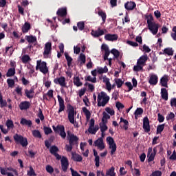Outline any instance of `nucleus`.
<instances>
[{
    "instance_id": "obj_1",
    "label": "nucleus",
    "mask_w": 176,
    "mask_h": 176,
    "mask_svg": "<svg viewBox=\"0 0 176 176\" xmlns=\"http://www.w3.org/2000/svg\"><path fill=\"white\" fill-rule=\"evenodd\" d=\"M67 112H68V120L72 123V124L74 125V127L77 129L79 128V124L75 121V109H74V106L71 105V104H68L67 107Z\"/></svg>"
},
{
    "instance_id": "obj_2",
    "label": "nucleus",
    "mask_w": 176,
    "mask_h": 176,
    "mask_svg": "<svg viewBox=\"0 0 176 176\" xmlns=\"http://www.w3.org/2000/svg\"><path fill=\"white\" fill-rule=\"evenodd\" d=\"M109 96L107 95V93L101 91L98 94V107H105L109 102Z\"/></svg>"
},
{
    "instance_id": "obj_3",
    "label": "nucleus",
    "mask_w": 176,
    "mask_h": 176,
    "mask_svg": "<svg viewBox=\"0 0 176 176\" xmlns=\"http://www.w3.org/2000/svg\"><path fill=\"white\" fill-rule=\"evenodd\" d=\"M39 70L40 72L43 74V75H46V74L49 73V67H47V63L45 61H42L38 60L36 61V71Z\"/></svg>"
},
{
    "instance_id": "obj_4",
    "label": "nucleus",
    "mask_w": 176,
    "mask_h": 176,
    "mask_svg": "<svg viewBox=\"0 0 176 176\" xmlns=\"http://www.w3.org/2000/svg\"><path fill=\"white\" fill-rule=\"evenodd\" d=\"M13 138L16 144H20L23 148H25V146H28V141L27 140V138H24L21 135L16 133L13 136Z\"/></svg>"
},
{
    "instance_id": "obj_5",
    "label": "nucleus",
    "mask_w": 176,
    "mask_h": 176,
    "mask_svg": "<svg viewBox=\"0 0 176 176\" xmlns=\"http://www.w3.org/2000/svg\"><path fill=\"white\" fill-rule=\"evenodd\" d=\"M52 129L55 134H59L61 138L65 140V138L67 137V133H65V127H64V125L58 124L56 126L53 125Z\"/></svg>"
},
{
    "instance_id": "obj_6",
    "label": "nucleus",
    "mask_w": 176,
    "mask_h": 176,
    "mask_svg": "<svg viewBox=\"0 0 176 176\" xmlns=\"http://www.w3.org/2000/svg\"><path fill=\"white\" fill-rule=\"evenodd\" d=\"M106 141L107 142V144L109 145V149L111 150L110 154L114 155L115 152H116V143H115V140H113V138L109 136L107 138Z\"/></svg>"
},
{
    "instance_id": "obj_7",
    "label": "nucleus",
    "mask_w": 176,
    "mask_h": 176,
    "mask_svg": "<svg viewBox=\"0 0 176 176\" xmlns=\"http://www.w3.org/2000/svg\"><path fill=\"white\" fill-rule=\"evenodd\" d=\"M51 54H52V43L50 42H47L45 44L43 56L44 58H49Z\"/></svg>"
},
{
    "instance_id": "obj_8",
    "label": "nucleus",
    "mask_w": 176,
    "mask_h": 176,
    "mask_svg": "<svg viewBox=\"0 0 176 176\" xmlns=\"http://www.w3.org/2000/svg\"><path fill=\"white\" fill-rule=\"evenodd\" d=\"M60 164L63 171H64V173H67V170H68V167H69V162L68 161V158L63 156L60 160Z\"/></svg>"
},
{
    "instance_id": "obj_9",
    "label": "nucleus",
    "mask_w": 176,
    "mask_h": 176,
    "mask_svg": "<svg viewBox=\"0 0 176 176\" xmlns=\"http://www.w3.org/2000/svg\"><path fill=\"white\" fill-rule=\"evenodd\" d=\"M55 85H59L61 87H67V82H65V77L60 76L54 80Z\"/></svg>"
},
{
    "instance_id": "obj_10",
    "label": "nucleus",
    "mask_w": 176,
    "mask_h": 176,
    "mask_svg": "<svg viewBox=\"0 0 176 176\" xmlns=\"http://www.w3.org/2000/svg\"><path fill=\"white\" fill-rule=\"evenodd\" d=\"M135 8H137V4L135 1H130L124 3V8L129 12L133 10V9H135Z\"/></svg>"
},
{
    "instance_id": "obj_11",
    "label": "nucleus",
    "mask_w": 176,
    "mask_h": 176,
    "mask_svg": "<svg viewBox=\"0 0 176 176\" xmlns=\"http://www.w3.org/2000/svg\"><path fill=\"white\" fill-rule=\"evenodd\" d=\"M143 129L145 133H149L151 131V125L149 124V118L145 117L143 119Z\"/></svg>"
},
{
    "instance_id": "obj_12",
    "label": "nucleus",
    "mask_w": 176,
    "mask_h": 176,
    "mask_svg": "<svg viewBox=\"0 0 176 176\" xmlns=\"http://www.w3.org/2000/svg\"><path fill=\"white\" fill-rule=\"evenodd\" d=\"M95 146H98L100 151L105 149V145H104V139L102 138H99L97 140L94 142Z\"/></svg>"
},
{
    "instance_id": "obj_13",
    "label": "nucleus",
    "mask_w": 176,
    "mask_h": 176,
    "mask_svg": "<svg viewBox=\"0 0 176 176\" xmlns=\"http://www.w3.org/2000/svg\"><path fill=\"white\" fill-rule=\"evenodd\" d=\"M67 137H69V144H72L73 145H74L75 142H78V141L79 140L78 136L71 133L69 131H67Z\"/></svg>"
},
{
    "instance_id": "obj_14",
    "label": "nucleus",
    "mask_w": 176,
    "mask_h": 176,
    "mask_svg": "<svg viewBox=\"0 0 176 176\" xmlns=\"http://www.w3.org/2000/svg\"><path fill=\"white\" fill-rule=\"evenodd\" d=\"M105 34L104 30H101V28L99 27L97 30H92L91 32V35L94 38H99V36H102Z\"/></svg>"
},
{
    "instance_id": "obj_15",
    "label": "nucleus",
    "mask_w": 176,
    "mask_h": 176,
    "mask_svg": "<svg viewBox=\"0 0 176 176\" xmlns=\"http://www.w3.org/2000/svg\"><path fill=\"white\" fill-rule=\"evenodd\" d=\"M58 101L59 102V109L58 111V113L60 114L63 111L65 110V104H64V99L60 96V95L57 96Z\"/></svg>"
},
{
    "instance_id": "obj_16",
    "label": "nucleus",
    "mask_w": 176,
    "mask_h": 176,
    "mask_svg": "<svg viewBox=\"0 0 176 176\" xmlns=\"http://www.w3.org/2000/svg\"><path fill=\"white\" fill-rule=\"evenodd\" d=\"M149 31L153 34V35H156L159 31V24L155 23H152L151 26L148 25Z\"/></svg>"
},
{
    "instance_id": "obj_17",
    "label": "nucleus",
    "mask_w": 176,
    "mask_h": 176,
    "mask_svg": "<svg viewBox=\"0 0 176 176\" xmlns=\"http://www.w3.org/2000/svg\"><path fill=\"white\" fill-rule=\"evenodd\" d=\"M159 80V78L156 74H152L150 76V79L148 80V83L153 86H156L157 85V82Z\"/></svg>"
},
{
    "instance_id": "obj_18",
    "label": "nucleus",
    "mask_w": 176,
    "mask_h": 176,
    "mask_svg": "<svg viewBox=\"0 0 176 176\" xmlns=\"http://www.w3.org/2000/svg\"><path fill=\"white\" fill-rule=\"evenodd\" d=\"M34 93H35V87L32 86L30 88V90L25 89V94L28 98H34Z\"/></svg>"
},
{
    "instance_id": "obj_19",
    "label": "nucleus",
    "mask_w": 176,
    "mask_h": 176,
    "mask_svg": "<svg viewBox=\"0 0 176 176\" xmlns=\"http://www.w3.org/2000/svg\"><path fill=\"white\" fill-rule=\"evenodd\" d=\"M30 107H31V103L28 101H23L19 104V109L21 111H27V109H30Z\"/></svg>"
},
{
    "instance_id": "obj_20",
    "label": "nucleus",
    "mask_w": 176,
    "mask_h": 176,
    "mask_svg": "<svg viewBox=\"0 0 176 176\" xmlns=\"http://www.w3.org/2000/svg\"><path fill=\"white\" fill-rule=\"evenodd\" d=\"M104 39L105 41H109V42L118 41V34H107L104 35Z\"/></svg>"
},
{
    "instance_id": "obj_21",
    "label": "nucleus",
    "mask_w": 176,
    "mask_h": 176,
    "mask_svg": "<svg viewBox=\"0 0 176 176\" xmlns=\"http://www.w3.org/2000/svg\"><path fill=\"white\" fill-rule=\"evenodd\" d=\"M103 82L106 85V88L108 91H111L112 90V85H111V82L109 81V78L107 77V76H103L102 77Z\"/></svg>"
},
{
    "instance_id": "obj_22",
    "label": "nucleus",
    "mask_w": 176,
    "mask_h": 176,
    "mask_svg": "<svg viewBox=\"0 0 176 176\" xmlns=\"http://www.w3.org/2000/svg\"><path fill=\"white\" fill-rule=\"evenodd\" d=\"M57 16L58 17H66L67 16V8H58V10L56 12Z\"/></svg>"
},
{
    "instance_id": "obj_23",
    "label": "nucleus",
    "mask_w": 176,
    "mask_h": 176,
    "mask_svg": "<svg viewBox=\"0 0 176 176\" xmlns=\"http://www.w3.org/2000/svg\"><path fill=\"white\" fill-rule=\"evenodd\" d=\"M146 61H148V55L144 54L138 59L137 62L143 65V67H145V65H146Z\"/></svg>"
},
{
    "instance_id": "obj_24",
    "label": "nucleus",
    "mask_w": 176,
    "mask_h": 176,
    "mask_svg": "<svg viewBox=\"0 0 176 176\" xmlns=\"http://www.w3.org/2000/svg\"><path fill=\"white\" fill-rule=\"evenodd\" d=\"M161 97L162 100H164L165 101H168V91L166 88H162L161 89Z\"/></svg>"
},
{
    "instance_id": "obj_25",
    "label": "nucleus",
    "mask_w": 176,
    "mask_h": 176,
    "mask_svg": "<svg viewBox=\"0 0 176 176\" xmlns=\"http://www.w3.org/2000/svg\"><path fill=\"white\" fill-rule=\"evenodd\" d=\"M31 30V24L28 22H25L21 28L23 34H27L28 31Z\"/></svg>"
},
{
    "instance_id": "obj_26",
    "label": "nucleus",
    "mask_w": 176,
    "mask_h": 176,
    "mask_svg": "<svg viewBox=\"0 0 176 176\" xmlns=\"http://www.w3.org/2000/svg\"><path fill=\"white\" fill-rule=\"evenodd\" d=\"M20 123L22 126H28L31 127L32 126V121L31 120H27L25 118H21Z\"/></svg>"
},
{
    "instance_id": "obj_27",
    "label": "nucleus",
    "mask_w": 176,
    "mask_h": 176,
    "mask_svg": "<svg viewBox=\"0 0 176 176\" xmlns=\"http://www.w3.org/2000/svg\"><path fill=\"white\" fill-rule=\"evenodd\" d=\"M168 77H167L166 76H163L160 79V84L162 87H168Z\"/></svg>"
},
{
    "instance_id": "obj_28",
    "label": "nucleus",
    "mask_w": 176,
    "mask_h": 176,
    "mask_svg": "<svg viewBox=\"0 0 176 176\" xmlns=\"http://www.w3.org/2000/svg\"><path fill=\"white\" fill-rule=\"evenodd\" d=\"M25 39L28 43H34V42H36V36L33 35L25 36Z\"/></svg>"
},
{
    "instance_id": "obj_29",
    "label": "nucleus",
    "mask_w": 176,
    "mask_h": 176,
    "mask_svg": "<svg viewBox=\"0 0 176 176\" xmlns=\"http://www.w3.org/2000/svg\"><path fill=\"white\" fill-rule=\"evenodd\" d=\"M65 57L67 62V67L70 68L71 65H72V61H74V59L67 52H65Z\"/></svg>"
},
{
    "instance_id": "obj_30",
    "label": "nucleus",
    "mask_w": 176,
    "mask_h": 176,
    "mask_svg": "<svg viewBox=\"0 0 176 176\" xmlns=\"http://www.w3.org/2000/svg\"><path fill=\"white\" fill-rule=\"evenodd\" d=\"M72 159L74 162H82V160H83V157H82L80 155L74 153L72 154Z\"/></svg>"
},
{
    "instance_id": "obj_31",
    "label": "nucleus",
    "mask_w": 176,
    "mask_h": 176,
    "mask_svg": "<svg viewBox=\"0 0 176 176\" xmlns=\"http://www.w3.org/2000/svg\"><path fill=\"white\" fill-rule=\"evenodd\" d=\"M98 14L102 18V23L104 24L105 21H107V13H105V12L102 11V10H100L98 12Z\"/></svg>"
},
{
    "instance_id": "obj_32",
    "label": "nucleus",
    "mask_w": 176,
    "mask_h": 176,
    "mask_svg": "<svg viewBox=\"0 0 176 176\" xmlns=\"http://www.w3.org/2000/svg\"><path fill=\"white\" fill-rule=\"evenodd\" d=\"M94 155L95 156L96 166L100 167V156H98V153L96 149H94Z\"/></svg>"
},
{
    "instance_id": "obj_33",
    "label": "nucleus",
    "mask_w": 176,
    "mask_h": 176,
    "mask_svg": "<svg viewBox=\"0 0 176 176\" xmlns=\"http://www.w3.org/2000/svg\"><path fill=\"white\" fill-rule=\"evenodd\" d=\"M133 71H135V72H140V71H144V65L137 62V65L133 67Z\"/></svg>"
},
{
    "instance_id": "obj_34",
    "label": "nucleus",
    "mask_w": 176,
    "mask_h": 176,
    "mask_svg": "<svg viewBox=\"0 0 176 176\" xmlns=\"http://www.w3.org/2000/svg\"><path fill=\"white\" fill-rule=\"evenodd\" d=\"M107 72H108V67L107 66H104V68L97 67V73L99 74V75L107 74Z\"/></svg>"
},
{
    "instance_id": "obj_35",
    "label": "nucleus",
    "mask_w": 176,
    "mask_h": 176,
    "mask_svg": "<svg viewBox=\"0 0 176 176\" xmlns=\"http://www.w3.org/2000/svg\"><path fill=\"white\" fill-rule=\"evenodd\" d=\"M146 19H147V24L151 27L152 24H154L155 22H153V16L152 14H150L149 15L146 16Z\"/></svg>"
},
{
    "instance_id": "obj_36",
    "label": "nucleus",
    "mask_w": 176,
    "mask_h": 176,
    "mask_svg": "<svg viewBox=\"0 0 176 176\" xmlns=\"http://www.w3.org/2000/svg\"><path fill=\"white\" fill-rule=\"evenodd\" d=\"M114 82L116 84L118 89H120V87L123 86V83H124V81L120 78H115Z\"/></svg>"
},
{
    "instance_id": "obj_37",
    "label": "nucleus",
    "mask_w": 176,
    "mask_h": 176,
    "mask_svg": "<svg viewBox=\"0 0 176 176\" xmlns=\"http://www.w3.org/2000/svg\"><path fill=\"white\" fill-rule=\"evenodd\" d=\"M16 74V69L10 68L6 74L7 78H10V76H14Z\"/></svg>"
},
{
    "instance_id": "obj_38",
    "label": "nucleus",
    "mask_w": 176,
    "mask_h": 176,
    "mask_svg": "<svg viewBox=\"0 0 176 176\" xmlns=\"http://www.w3.org/2000/svg\"><path fill=\"white\" fill-rule=\"evenodd\" d=\"M74 84L75 85V86H77V87H80L83 85V83L80 82V78H79V76L74 77Z\"/></svg>"
},
{
    "instance_id": "obj_39",
    "label": "nucleus",
    "mask_w": 176,
    "mask_h": 176,
    "mask_svg": "<svg viewBox=\"0 0 176 176\" xmlns=\"http://www.w3.org/2000/svg\"><path fill=\"white\" fill-rule=\"evenodd\" d=\"M115 176L116 173H115V167L112 166L106 172V176Z\"/></svg>"
},
{
    "instance_id": "obj_40",
    "label": "nucleus",
    "mask_w": 176,
    "mask_h": 176,
    "mask_svg": "<svg viewBox=\"0 0 176 176\" xmlns=\"http://www.w3.org/2000/svg\"><path fill=\"white\" fill-rule=\"evenodd\" d=\"M82 111L85 113L87 120H89V119H90L91 117V113H90V111H89L87 107H82Z\"/></svg>"
},
{
    "instance_id": "obj_41",
    "label": "nucleus",
    "mask_w": 176,
    "mask_h": 176,
    "mask_svg": "<svg viewBox=\"0 0 176 176\" xmlns=\"http://www.w3.org/2000/svg\"><path fill=\"white\" fill-rule=\"evenodd\" d=\"M120 123H124L123 127L124 130H129V121L121 117Z\"/></svg>"
},
{
    "instance_id": "obj_42",
    "label": "nucleus",
    "mask_w": 176,
    "mask_h": 176,
    "mask_svg": "<svg viewBox=\"0 0 176 176\" xmlns=\"http://www.w3.org/2000/svg\"><path fill=\"white\" fill-rule=\"evenodd\" d=\"M32 134L34 138H42V134L39 130H34L32 131Z\"/></svg>"
},
{
    "instance_id": "obj_43",
    "label": "nucleus",
    "mask_w": 176,
    "mask_h": 176,
    "mask_svg": "<svg viewBox=\"0 0 176 176\" xmlns=\"http://www.w3.org/2000/svg\"><path fill=\"white\" fill-rule=\"evenodd\" d=\"M50 152L51 155H56L57 152H58V147H57V146H52L50 148Z\"/></svg>"
},
{
    "instance_id": "obj_44",
    "label": "nucleus",
    "mask_w": 176,
    "mask_h": 176,
    "mask_svg": "<svg viewBox=\"0 0 176 176\" xmlns=\"http://www.w3.org/2000/svg\"><path fill=\"white\" fill-rule=\"evenodd\" d=\"M21 61L23 64H27L28 61H31V58L29 55H23L21 58Z\"/></svg>"
},
{
    "instance_id": "obj_45",
    "label": "nucleus",
    "mask_w": 176,
    "mask_h": 176,
    "mask_svg": "<svg viewBox=\"0 0 176 176\" xmlns=\"http://www.w3.org/2000/svg\"><path fill=\"white\" fill-rule=\"evenodd\" d=\"M111 53L114 56L115 58H119V56H120V52L119 50L115 48L111 50Z\"/></svg>"
},
{
    "instance_id": "obj_46",
    "label": "nucleus",
    "mask_w": 176,
    "mask_h": 176,
    "mask_svg": "<svg viewBox=\"0 0 176 176\" xmlns=\"http://www.w3.org/2000/svg\"><path fill=\"white\" fill-rule=\"evenodd\" d=\"M100 131L101 133H105L108 130V126H107V122H102L100 124Z\"/></svg>"
},
{
    "instance_id": "obj_47",
    "label": "nucleus",
    "mask_w": 176,
    "mask_h": 176,
    "mask_svg": "<svg viewBox=\"0 0 176 176\" xmlns=\"http://www.w3.org/2000/svg\"><path fill=\"white\" fill-rule=\"evenodd\" d=\"M78 61H81L80 64H85V63H86V55H85L83 53H81L78 57Z\"/></svg>"
},
{
    "instance_id": "obj_48",
    "label": "nucleus",
    "mask_w": 176,
    "mask_h": 176,
    "mask_svg": "<svg viewBox=\"0 0 176 176\" xmlns=\"http://www.w3.org/2000/svg\"><path fill=\"white\" fill-rule=\"evenodd\" d=\"M102 116H103L102 118V123L104 122L107 123V119H111V116H109V114L107 113V112L105 111H103Z\"/></svg>"
},
{
    "instance_id": "obj_49",
    "label": "nucleus",
    "mask_w": 176,
    "mask_h": 176,
    "mask_svg": "<svg viewBox=\"0 0 176 176\" xmlns=\"http://www.w3.org/2000/svg\"><path fill=\"white\" fill-rule=\"evenodd\" d=\"M164 54H168V56H173L174 54V51L171 48H165L164 50Z\"/></svg>"
},
{
    "instance_id": "obj_50",
    "label": "nucleus",
    "mask_w": 176,
    "mask_h": 176,
    "mask_svg": "<svg viewBox=\"0 0 176 176\" xmlns=\"http://www.w3.org/2000/svg\"><path fill=\"white\" fill-rule=\"evenodd\" d=\"M43 130L45 135H49V134H52L53 133V131L50 127L43 126Z\"/></svg>"
},
{
    "instance_id": "obj_51",
    "label": "nucleus",
    "mask_w": 176,
    "mask_h": 176,
    "mask_svg": "<svg viewBox=\"0 0 176 176\" xmlns=\"http://www.w3.org/2000/svg\"><path fill=\"white\" fill-rule=\"evenodd\" d=\"M86 81L92 82V83H96L97 82V78L94 77V78H91V76H88L85 78Z\"/></svg>"
},
{
    "instance_id": "obj_52",
    "label": "nucleus",
    "mask_w": 176,
    "mask_h": 176,
    "mask_svg": "<svg viewBox=\"0 0 176 176\" xmlns=\"http://www.w3.org/2000/svg\"><path fill=\"white\" fill-rule=\"evenodd\" d=\"M77 27L80 31H83L85 30V22L84 21L78 22Z\"/></svg>"
},
{
    "instance_id": "obj_53",
    "label": "nucleus",
    "mask_w": 176,
    "mask_h": 176,
    "mask_svg": "<svg viewBox=\"0 0 176 176\" xmlns=\"http://www.w3.org/2000/svg\"><path fill=\"white\" fill-rule=\"evenodd\" d=\"M100 127L98 126V125H96L91 129V131H89L88 133H89L90 134H96V133H97Z\"/></svg>"
},
{
    "instance_id": "obj_54",
    "label": "nucleus",
    "mask_w": 176,
    "mask_h": 176,
    "mask_svg": "<svg viewBox=\"0 0 176 176\" xmlns=\"http://www.w3.org/2000/svg\"><path fill=\"white\" fill-rule=\"evenodd\" d=\"M38 118H39L40 120H45V116H43V113L42 112V109L39 108L38 113H37Z\"/></svg>"
},
{
    "instance_id": "obj_55",
    "label": "nucleus",
    "mask_w": 176,
    "mask_h": 176,
    "mask_svg": "<svg viewBox=\"0 0 176 176\" xmlns=\"http://www.w3.org/2000/svg\"><path fill=\"white\" fill-rule=\"evenodd\" d=\"M163 130H164V124L158 125L157 127V134H162Z\"/></svg>"
},
{
    "instance_id": "obj_56",
    "label": "nucleus",
    "mask_w": 176,
    "mask_h": 176,
    "mask_svg": "<svg viewBox=\"0 0 176 176\" xmlns=\"http://www.w3.org/2000/svg\"><path fill=\"white\" fill-rule=\"evenodd\" d=\"M45 170L47 173H49V174H53V173H54V168H53V166L50 165H47L45 167Z\"/></svg>"
},
{
    "instance_id": "obj_57",
    "label": "nucleus",
    "mask_w": 176,
    "mask_h": 176,
    "mask_svg": "<svg viewBox=\"0 0 176 176\" xmlns=\"http://www.w3.org/2000/svg\"><path fill=\"white\" fill-rule=\"evenodd\" d=\"M30 170H28V175L29 176H36V173H35V170H34V168L31 166L29 167Z\"/></svg>"
},
{
    "instance_id": "obj_58",
    "label": "nucleus",
    "mask_w": 176,
    "mask_h": 176,
    "mask_svg": "<svg viewBox=\"0 0 176 176\" xmlns=\"http://www.w3.org/2000/svg\"><path fill=\"white\" fill-rule=\"evenodd\" d=\"M95 124H96V120H94V118H91L89 121V126L88 128V132L91 131L92 128L94 127Z\"/></svg>"
},
{
    "instance_id": "obj_59",
    "label": "nucleus",
    "mask_w": 176,
    "mask_h": 176,
    "mask_svg": "<svg viewBox=\"0 0 176 176\" xmlns=\"http://www.w3.org/2000/svg\"><path fill=\"white\" fill-rule=\"evenodd\" d=\"M144 113V109L139 107L137 108L135 111L134 112V115H142Z\"/></svg>"
},
{
    "instance_id": "obj_60",
    "label": "nucleus",
    "mask_w": 176,
    "mask_h": 176,
    "mask_svg": "<svg viewBox=\"0 0 176 176\" xmlns=\"http://www.w3.org/2000/svg\"><path fill=\"white\" fill-rule=\"evenodd\" d=\"M6 126H7L8 129H13V127H14V124H13V121H12L11 120H7Z\"/></svg>"
},
{
    "instance_id": "obj_61",
    "label": "nucleus",
    "mask_w": 176,
    "mask_h": 176,
    "mask_svg": "<svg viewBox=\"0 0 176 176\" xmlns=\"http://www.w3.org/2000/svg\"><path fill=\"white\" fill-rule=\"evenodd\" d=\"M8 87H13L14 86V80L8 78L7 80Z\"/></svg>"
},
{
    "instance_id": "obj_62",
    "label": "nucleus",
    "mask_w": 176,
    "mask_h": 176,
    "mask_svg": "<svg viewBox=\"0 0 176 176\" xmlns=\"http://www.w3.org/2000/svg\"><path fill=\"white\" fill-rule=\"evenodd\" d=\"M175 118V114L173 112H170L166 116V120H173Z\"/></svg>"
},
{
    "instance_id": "obj_63",
    "label": "nucleus",
    "mask_w": 176,
    "mask_h": 176,
    "mask_svg": "<svg viewBox=\"0 0 176 176\" xmlns=\"http://www.w3.org/2000/svg\"><path fill=\"white\" fill-rule=\"evenodd\" d=\"M170 107L176 108V98L170 99Z\"/></svg>"
},
{
    "instance_id": "obj_64",
    "label": "nucleus",
    "mask_w": 176,
    "mask_h": 176,
    "mask_svg": "<svg viewBox=\"0 0 176 176\" xmlns=\"http://www.w3.org/2000/svg\"><path fill=\"white\" fill-rule=\"evenodd\" d=\"M150 176H162V171L155 170Z\"/></svg>"
}]
</instances>
